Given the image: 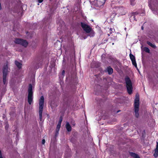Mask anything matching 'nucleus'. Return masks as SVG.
I'll return each instance as SVG.
<instances>
[{
    "label": "nucleus",
    "instance_id": "nucleus-13",
    "mask_svg": "<svg viewBox=\"0 0 158 158\" xmlns=\"http://www.w3.org/2000/svg\"><path fill=\"white\" fill-rule=\"evenodd\" d=\"M15 64L19 69L21 68L22 64L20 62L17 60H15Z\"/></svg>",
    "mask_w": 158,
    "mask_h": 158
},
{
    "label": "nucleus",
    "instance_id": "nucleus-3",
    "mask_svg": "<svg viewBox=\"0 0 158 158\" xmlns=\"http://www.w3.org/2000/svg\"><path fill=\"white\" fill-rule=\"evenodd\" d=\"M28 91L27 101L29 104L31 105L33 101V93L32 91V86L31 84L29 85Z\"/></svg>",
    "mask_w": 158,
    "mask_h": 158
},
{
    "label": "nucleus",
    "instance_id": "nucleus-30",
    "mask_svg": "<svg viewBox=\"0 0 158 158\" xmlns=\"http://www.w3.org/2000/svg\"><path fill=\"white\" fill-rule=\"evenodd\" d=\"M148 3H149L148 5H149V6L150 7H151V3L149 1H148Z\"/></svg>",
    "mask_w": 158,
    "mask_h": 158
},
{
    "label": "nucleus",
    "instance_id": "nucleus-32",
    "mask_svg": "<svg viewBox=\"0 0 158 158\" xmlns=\"http://www.w3.org/2000/svg\"><path fill=\"white\" fill-rule=\"evenodd\" d=\"M156 2L158 3V0H156Z\"/></svg>",
    "mask_w": 158,
    "mask_h": 158
},
{
    "label": "nucleus",
    "instance_id": "nucleus-14",
    "mask_svg": "<svg viewBox=\"0 0 158 158\" xmlns=\"http://www.w3.org/2000/svg\"><path fill=\"white\" fill-rule=\"evenodd\" d=\"M130 155L134 158H140L139 156L135 153L131 152L130 153Z\"/></svg>",
    "mask_w": 158,
    "mask_h": 158
},
{
    "label": "nucleus",
    "instance_id": "nucleus-8",
    "mask_svg": "<svg viewBox=\"0 0 158 158\" xmlns=\"http://www.w3.org/2000/svg\"><path fill=\"white\" fill-rule=\"evenodd\" d=\"M130 58L132 61V64L135 67H137V64L135 61V56L130 53L129 55Z\"/></svg>",
    "mask_w": 158,
    "mask_h": 158
},
{
    "label": "nucleus",
    "instance_id": "nucleus-9",
    "mask_svg": "<svg viewBox=\"0 0 158 158\" xmlns=\"http://www.w3.org/2000/svg\"><path fill=\"white\" fill-rule=\"evenodd\" d=\"M8 66L7 64L4 65L2 69L3 76H7L8 73Z\"/></svg>",
    "mask_w": 158,
    "mask_h": 158
},
{
    "label": "nucleus",
    "instance_id": "nucleus-1",
    "mask_svg": "<svg viewBox=\"0 0 158 158\" xmlns=\"http://www.w3.org/2000/svg\"><path fill=\"white\" fill-rule=\"evenodd\" d=\"M125 80L127 92L129 94H130L132 93L133 89L131 81L128 76L126 77Z\"/></svg>",
    "mask_w": 158,
    "mask_h": 158
},
{
    "label": "nucleus",
    "instance_id": "nucleus-31",
    "mask_svg": "<svg viewBox=\"0 0 158 158\" xmlns=\"http://www.w3.org/2000/svg\"><path fill=\"white\" fill-rule=\"evenodd\" d=\"M141 29L142 30H143V26H142V27H141Z\"/></svg>",
    "mask_w": 158,
    "mask_h": 158
},
{
    "label": "nucleus",
    "instance_id": "nucleus-16",
    "mask_svg": "<svg viewBox=\"0 0 158 158\" xmlns=\"http://www.w3.org/2000/svg\"><path fill=\"white\" fill-rule=\"evenodd\" d=\"M49 104L50 106L52 107H57L58 106V105L57 104H55L54 103V101H52L51 102H49Z\"/></svg>",
    "mask_w": 158,
    "mask_h": 158
},
{
    "label": "nucleus",
    "instance_id": "nucleus-36",
    "mask_svg": "<svg viewBox=\"0 0 158 158\" xmlns=\"http://www.w3.org/2000/svg\"><path fill=\"white\" fill-rule=\"evenodd\" d=\"M104 1H106V0H104Z\"/></svg>",
    "mask_w": 158,
    "mask_h": 158
},
{
    "label": "nucleus",
    "instance_id": "nucleus-11",
    "mask_svg": "<svg viewBox=\"0 0 158 158\" xmlns=\"http://www.w3.org/2000/svg\"><path fill=\"white\" fill-rule=\"evenodd\" d=\"M106 69L109 75H110L113 73V70L110 66H109L107 67Z\"/></svg>",
    "mask_w": 158,
    "mask_h": 158
},
{
    "label": "nucleus",
    "instance_id": "nucleus-26",
    "mask_svg": "<svg viewBox=\"0 0 158 158\" xmlns=\"http://www.w3.org/2000/svg\"><path fill=\"white\" fill-rule=\"evenodd\" d=\"M132 16H133V18H134V20H135V21H137V20L136 19V18L135 17V15H131V17H132Z\"/></svg>",
    "mask_w": 158,
    "mask_h": 158
},
{
    "label": "nucleus",
    "instance_id": "nucleus-25",
    "mask_svg": "<svg viewBox=\"0 0 158 158\" xmlns=\"http://www.w3.org/2000/svg\"><path fill=\"white\" fill-rule=\"evenodd\" d=\"M45 142V140L44 139H43L42 140V144H44Z\"/></svg>",
    "mask_w": 158,
    "mask_h": 158
},
{
    "label": "nucleus",
    "instance_id": "nucleus-35",
    "mask_svg": "<svg viewBox=\"0 0 158 158\" xmlns=\"http://www.w3.org/2000/svg\"><path fill=\"white\" fill-rule=\"evenodd\" d=\"M114 44V43H112V44L113 45Z\"/></svg>",
    "mask_w": 158,
    "mask_h": 158
},
{
    "label": "nucleus",
    "instance_id": "nucleus-4",
    "mask_svg": "<svg viewBox=\"0 0 158 158\" xmlns=\"http://www.w3.org/2000/svg\"><path fill=\"white\" fill-rule=\"evenodd\" d=\"M139 96H137V94L136 95V98L134 102V109L135 115V117L138 118L139 116V113L138 111L139 110Z\"/></svg>",
    "mask_w": 158,
    "mask_h": 158
},
{
    "label": "nucleus",
    "instance_id": "nucleus-27",
    "mask_svg": "<svg viewBox=\"0 0 158 158\" xmlns=\"http://www.w3.org/2000/svg\"><path fill=\"white\" fill-rule=\"evenodd\" d=\"M0 158H3L2 156V153L1 150H0Z\"/></svg>",
    "mask_w": 158,
    "mask_h": 158
},
{
    "label": "nucleus",
    "instance_id": "nucleus-6",
    "mask_svg": "<svg viewBox=\"0 0 158 158\" xmlns=\"http://www.w3.org/2000/svg\"><path fill=\"white\" fill-rule=\"evenodd\" d=\"M81 26L84 31L86 33H89L91 31L92 28L88 24L83 22H81Z\"/></svg>",
    "mask_w": 158,
    "mask_h": 158
},
{
    "label": "nucleus",
    "instance_id": "nucleus-2",
    "mask_svg": "<svg viewBox=\"0 0 158 158\" xmlns=\"http://www.w3.org/2000/svg\"><path fill=\"white\" fill-rule=\"evenodd\" d=\"M44 98L43 96H41L40 98L39 99V114L40 121H42V114L44 106Z\"/></svg>",
    "mask_w": 158,
    "mask_h": 158
},
{
    "label": "nucleus",
    "instance_id": "nucleus-23",
    "mask_svg": "<svg viewBox=\"0 0 158 158\" xmlns=\"http://www.w3.org/2000/svg\"><path fill=\"white\" fill-rule=\"evenodd\" d=\"M139 13L138 12H133L131 14V15H138Z\"/></svg>",
    "mask_w": 158,
    "mask_h": 158
},
{
    "label": "nucleus",
    "instance_id": "nucleus-18",
    "mask_svg": "<svg viewBox=\"0 0 158 158\" xmlns=\"http://www.w3.org/2000/svg\"><path fill=\"white\" fill-rule=\"evenodd\" d=\"M60 126H61V124L58 123L57 127H56V131L57 132H58L59 131V129L60 127Z\"/></svg>",
    "mask_w": 158,
    "mask_h": 158
},
{
    "label": "nucleus",
    "instance_id": "nucleus-19",
    "mask_svg": "<svg viewBox=\"0 0 158 158\" xmlns=\"http://www.w3.org/2000/svg\"><path fill=\"white\" fill-rule=\"evenodd\" d=\"M7 76H3V82L4 85L6 84V78Z\"/></svg>",
    "mask_w": 158,
    "mask_h": 158
},
{
    "label": "nucleus",
    "instance_id": "nucleus-29",
    "mask_svg": "<svg viewBox=\"0 0 158 158\" xmlns=\"http://www.w3.org/2000/svg\"><path fill=\"white\" fill-rule=\"evenodd\" d=\"M112 30H113V29L112 28H110V34H111L112 33Z\"/></svg>",
    "mask_w": 158,
    "mask_h": 158
},
{
    "label": "nucleus",
    "instance_id": "nucleus-21",
    "mask_svg": "<svg viewBox=\"0 0 158 158\" xmlns=\"http://www.w3.org/2000/svg\"><path fill=\"white\" fill-rule=\"evenodd\" d=\"M62 119H63L62 117V116H61L60 118V119L59 121L58 124H61V122L62 121Z\"/></svg>",
    "mask_w": 158,
    "mask_h": 158
},
{
    "label": "nucleus",
    "instance_id": "nucleus-12",
    "mask_svg": "<svg viewBox=\"0 0 158 158\" xmlns=\"http://www.w3.org/2000/svg\"><path fill=\"white\" fill-rule=\"evenodd\" d=\"M66 128L67 131L68 132H70L71 131L72 127L69 123L67 122L66 124Z\"/></svg>",
    "mask_w": 158,
    "mask_h": 158
},
{
    "label": "nucleus",
    "instance_id": "nucleus-10",
    "mask_svg": "<svg viewBox=\"0 0 158 158\" xmlns=\"http://www.w3.org/2000/svg\"><path fill=\"white\" fill-rule=\"evenodd\" d=\"M153 156L155 158H157L158 156V142H156V148L154 150V153Z\"/></svg>",
    "mask_w": 158,
    "mask_h": 158
},
{
    "label": "nucleus",
    "instance_id": "nucleus-7",
    "mask_svg": "<svg viewBox=\"0 0 158 158\" xmlns=\"http://www.w3.org/2000/svg\"><path fill=\"white\" fill-rule=\"evenodd\" d=\"M64 102L62 104V109L64 111H65L67 109V108L69 106V105L68 104L69 102V99L67 100V101H65V100L64 99Z\"/></svg>",
    "mask_w": 158,
    "mask_h": 158
},
{
    "label": "nucleus",
    "instance_id": "nucleus-37",
    "mask_svg": "<svg viewBox=\"0 0 158 158\" xmlns=\"http://www.w3.org/2000/svg\"><path fill=\"white\" fill-rule=\"evenodd\" d=\"M150 1L151 0H149Z\"/></svg>",
    "mask_w": 158,
    "mask_h": 158
},
{
    "label": "nucleus",
    "instance_id": "nucleus-34",
    "mask_svg": "<svg viewBox=\"0 0 158 158\" xmlns=\"http://www.w3.org/2000/svg\"><path fill=\"white\" fill-rule=\"evenodd\" d=\"M108 35L109 36H110V35H109V34H108Z\"/></svg>",
    "mask_w": 158,
    "mask_h": 158
},
{
    "label": "nucleus",
    "instance_id": "nucleus-20",
    "mask_svg": "<svg viewBox=\"0 0 158 158\" xmlns=\"http://www.w3.org/2000/svg\"><path fill=\"white\" fill-rule=\"evenodd\" d=\"M90 34L89 36L90 37H93L94 35V32L93 31H92V30L89 33Z\"/></svg>",
    "mask_w": 158,
    "mask_h": 158
},
{
    "label": "nucleus",
    "instance_id": "nucleus-22",
    "mask_svg": "<svg viewBox=\"0 0 158 158\" xmlns=\"http://www.w3.org/2000/svg\"><path fill=\"white\" fill-rule=\"evenodd\" d=\"M135 0H130V3L131 5L134 6L135 5Z\"/></svg>",
    "mask_w": 158,
    "mask_h": 158
},
{
    "label": "nucleus",
    "instance_id": "nucleus-24",
    "mask_svg": "<svg viewBox=\"0 0 158 158\" xmlns=\"http://www.w3.org/2000/svg\"><path fill=\"white\" fill-rule=\"evenodd\" d=\"M65 74V71L64 70H63L61 73V74L62 76H63V77H64V75Z\"/></svg>",
    "mask_w": 158,
    "mask_h": 158
},
{
    "label": "nucleus",
    "instance_id": "nucleus-15",
    "mask_svg": "<svg viewBox=\"0 0 158 158\" xmlns=\"http://www.w3.org/2000/svg\"><path fill=\"white\" fill-rule=\"evenodd\" d=\"M147 43L148 45L151 46L153 48L155 49L156 48V47L154 44H152L151 42L149 41H147Z\"/></svg>",
    "mask_w": 158,
    "mask_h": 158
},
{
    "label": "nucleus",
    "instance_id": "nucleus-17",
    "mask_svg": "<svg viewBox=\"0 0 158 158\" xmlns=\"http://www.w3.org/2000/svg\"><path fill=\"white\" fill-rule=\"evenodd\" d=\"M144 50L146 52L148 53H150V50L147 47H144Z\"/></svg>",
    "mask_w": 158,
    "mask_h": 158
},
{
    "label": "nucleus",
    "instance_id": "nucleus-33",
    "mask_svg": "<svg viewBox=\"0 0 158 158\" xmlns=\"http://www.w3.org/2000/svg\"><path fill=\"white\" fill-rule=\"evenodd\" d=\"M119 111H120V110H118V111L117 112V113H118V112Z\"/></svg>",
    "mask_w": 158,
    "mask_h": 158
},
{
    "label": "nucleus",
    "instance_id": "nucleus-28",
    "mask_svg": "<svg viewBox=\"0 0 158 158\" xmlns=\"http://www.w3.org/2000/svg\"><path fill=\"white\" fill-rule=\"evenodd\" d=\"M38 1L39 3H41L43 2V0H38Z\"/></svg>",
    "mask_w": 158,
    "mask_h": 158
},
{
    "label": "nucleus",
    "instance_id": "nucleus-5",
    "mask_svg": "<svg viewBox=\"0 0 158 158\" xmlns=\"http://www.w3.org/2000/svg\"><path fill=\"white\" fill-rule=\"evenodd\" d=\"M14 42L15 44H20L25 47H26L28 44L26 40L20 38H15Z\"/></svg>",
    "mask_w": 158,
    "mask_h": 158
}]
</instances>
